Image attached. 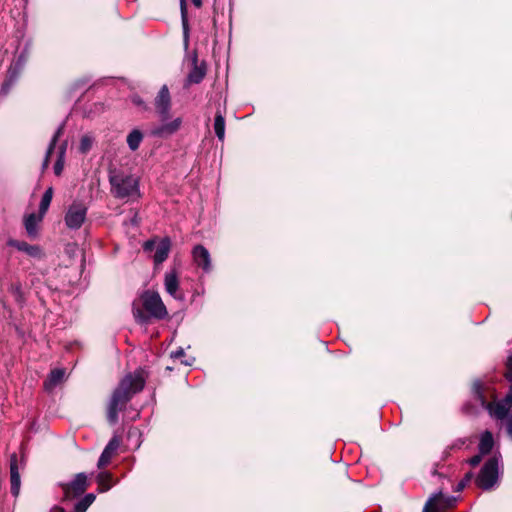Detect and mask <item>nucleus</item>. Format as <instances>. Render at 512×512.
I'll use <instances>...</instances> for the list:
<instances>
[{"instance_id": "nucleus-1", "label": "nucleus", "mask_w": 512, "mask_h": 512, "mask_svg": "<svg viewBox=\"0 0 512 512\" xmlns=\"http://www.w3.org/2000/svg\"><path fill=\"white\" fill-rule=\"evenodd\" d=\"M145 385L144 373L136 370L127 374L113 391L107 408V419L114 425L118 421V413L122 411L131 398L140 392Z\"/></svg>"}, {"instance_id": "nucleus-2", "label": "nucleus", "mask_w": 512, "mask_h": 512, "mask_svg": "<svg viewBox=\"0 0 512 512\" xmlns=\"http://www.w3.org/2000/svg\"><path fill=\"white\" fill-rule=\"evenodd\" d=\"M172 102L169 89L163 85L154 99V107L160 123L151 129V134L159 138H167L175 134L182 125V118L169 121Z\"/></svg>"}, {"instance_id": "nucleus-3", "label": "nucleus", "mask_w": 512, "mask_h": 512, "mask_svg": "<svg viewBox=\"0 0 512 512\" xmlns=\"http://www.w3.org/2000/svg\"><path fill=\"white\" fill-rule=\"evenodd\" d=\"M506 379L511 383L509 392L501 401L488 402L485 396L486 387L480 380L473 383V393L475 398L480 402L481 406L485 408L491 417L497 420H504L507 418L512 405V355L507 360Z\"/></svg>"}, {"instance_id": "nucleus-4", "label": "nucleus", "mask_w": 512, "mask_h": 512, "mask_svg": "<svg viewBox=\"0 0 512 512\" xmlns=\"http://www.w3.org/2000/svg\"><path fill=\"white\" fill-rule=\"evenodd\" d=\"M141 301L145 312L136 302L133 303L132 308L133 316L137 322L146 323L149 318L161 320L168 315L166 306L157 292L149 290L143 292Z\"/></svg>"}, {"instance_id": "nucleus-5", "label": "nucleus", "mask_w": 512, "mask_h": 512, "mask_svg": "<svg viewBox=\"0 0 512 512\" xmlns=\"http://www.w3.org/2000/svg\"><path fill=\"white\" fill-rule=\"evenodd\" d=\"M109 182L111 193L119 199L136 198L139 196V183L137 178L119 170H110Z\"/></svg>"}, {"instance_id": "nucleus-6", "label": "nucleus", "mask_w": 512, "mask_h": 512, "mask_svg": "<svg viewBox=\"0 0 512 512\" xmlns=\"http://www.w3.org/2000/svg\"><path fill=\"white\" fill-rule=\"evenodd\" d=\"M499 474V458L493 456L481 468L476 478V484L483 490H490L498 482Z\"/></svg>"}, {"instance_id": "nucleus-7", "label": "nucleus", "mask_w": 512, "mask_h": 512, "mask_svg": "<svg viewBox=\"0 0 512 512\" xmlns=\"http://www.w3.org/2000/svg\"><path fill=\"white\" fill-rule=\"evenodd\" d=\"M64 499L71 500L81 496L88 487V477L85 473H78L74 479L69 483L61 484Z\"/></svg>"}, {"instance_id": "nucleus-8", "label": "nucleus", "mask_w": 512, "mask_h": 512, "mask_svg": "<svg viewBox=\"0 0 512 512\" xmlns=\"http://www.w3.org/2000/svg\"><path fill=\"white\" fill-rule=\"evenodd\" d=\"M154 248H156V250L153 260L155 264L158 265L168 258L171 249V241L168 237H164L159 242H156V240H148L143 244L145 252H152Z\"/></svg>"}, {"instance_id": "nucleus-9", "label": "nucleus", "mask_w": 512, "mask_h": 512, "mask_svg": "<svg viewBox=\"0 0 512 512\" xmlns=\"http://www.w3.org/2000/svg\"><path fill=\"white\" fill-rule=\"evenodd\" d=\"M87 208L83 203L74 202L65 214V224L70 229H79L86 219Z\"/></svg>"}, {"instance_id": "nucleus-10", "label": "nucleus", "mask_w": 512, "mask_h": 512, "mask_svg": "<svg viewBox=\"0 0 512 512\" xmlns=\"http://www.w3.org/2000/svg\"><path fill=\"white\" fill-rule=\"evenodd\" d=\"M192 257L194 263L202 268L204 272H210L211 265V256L209 251L202 245H196L192 250Z\"/></svg>"}, {"instance_id": "nucleus-11", "label": "nucleus", "mask_w": 512, "mask_h": 512, "mask_svg": "<svg viewBox=\"0 0 512 512\" xmlns=\"http://www.w3.org/2000/svg\"><path fill=\"white\" fill-rule=\"evenodd\" d=\"M10 482H11V493L17 497L20 493V475L18 467V458L16 453L10 456Z\"/></svg>"}, {"instance_id": "nucleus-12", "label": "nucleus", "mask_w": 512, "mask_h": 512, "mask_svg": "<svg viewBox=\"0 0 512 512\" xmlns=\"http://www.w3.org/2000/svg\"><path fill=\"white\" fill-rule=\"evenodd\" d=\"M164 287L166 292L175 299H182V295L178 294L179 290V277L176 270H171L165 273Z\"/></svg>"}, {"instance_id": "nucleus-13", "label": "nucleus", "mask_w": 512, "mask_h": 512, "mask_svg": "<svg viewBox=\"0 0 512 512\" xmlns=\"http://www.w3.org/2000/svg\"><path fill=\"white\" fill-rule=\"evenodd\" d=\"M430 498H434L432 507L434 512H445L452 508L457 501L456 497L443 495L442 492L435 493Z\"/></svg>"}, {"instance_id": "nucleus-14", "label": "nucleus", "mask_w": 512, "mask_h": 512, "mask_svg": "<svg viewBox=\"0 0 512 512\" xmlns=\"http://www.w3.org/2000/svg\"><path fill=\"white\" fill-rule=\"evenodd\" d=\"M118 447H119V441L116 437H113L108 442V444L106 445V447L104 448L103 452L101 453V455L99 457V460L97 463L98 468H103L110 463V461H111L112 457L114 456Z\"/></svg>"}, {"instance_id": "nucleus-15", "label": "nucleus", "mask_w": 512, "mask_h": 512, "mask_svg": "<svg viewBox=\"0 0 512 512\" xmlns=\"http://www.w3.org/2000/svg\"><path fill=\"white\" fill-rule=\"evenodd\" d=\"M65 376V369L57 368L52 370L44 382L45 390L52 391L56 386L64 382Z\"/></svg>"}, {"instance_id": "nucleus-16", "label": "nucleus", "mask_w": 512, "mask_h": 512, "mask_svg": "<svg viewBox=\"0 0 512 512\" xmlns=\"http://www.w3.org/2000/svg\"><path fill=\"white\" fill-rule=\"evenodd\" d=\"M10 246L17 248L19 251H23L32 257H39L41 255V249L36 245H30L24 241L10 240L8 242Z\"/></svg>"}, {"instance_id": "nucleus-17", "label": "nucleus", "mask_w": 512, "mask_h": 512, "mask_svg": "<svg viewBox=\"0 0 512 512\" xmlns=\"http://www.w3.org/2000/svg\"><path fill=\"white\" fill-rule=\"evenodd\" d=\"M43 216L39 213V215H36L34 213L28 215L25 218V229L29 236H36L37 234V225L42 220Z\"/></svg>"}, {"instance_id": "nucleus-18", "label": "nucleus", "mask_w": 512, "mask_h": 512, "mask_svg": "<svg viewBox=\"0 0 512 512\" xmlns=\"http://www.w3.org/2000/svg\"><path fill=\"white\" fill-rule=\"evenodd\" d=\"M144 138L143 133L139 129H133L128 135H127V145L131 151H136L140 144L142 143Z\"/></svg>"}, {"instance_id": "nucleus-19", "label": "nucleus", "mask_w": 512, "mask_h": 512, "mask_svg": "<svg viewBox=\"0 0 512 512\" xmlns=\"http://www.w3.org/2000/svg\"><path fill=\"white\" fill-rule=\"evenodd\" d=\"M494 445L493 435L490 431H485L482 433L480 442H479V451L480 454H488L492 450Z\"/></svg>"}, {"instance_id": "nucleus-20", "label": "nucleus", "mask_w": 512, "mask_h": 512, "mask_svg": "<svg viewBox=\"0 0 512 512\" xmlns=\"http://www.w3.org/2000/svg\"><path fill=\"white\" fill-rule=\"evenodd\" d=\"M99 492H106L113 486L112 475L109 472H101L97 475Z\"/></svg>"}, {"instance_id": "nucleus-21", "label": "nucleus", "mask_w": 512, "mask_h": 512, "mask_svg": "<svg viewBox=\"0 0 512 512\" xmlns=\"http://www.w3.org/2000/svg\"><path fill=\"white\" fill-rule=\"evenodd\" d=\"M214 131L219 141L225 138V119L220 112H217L214 119Z\"/></svg>"}, {"instance_id": "nucleus-22", "label": "nucleus", "mask_w": 512, "mask_h": 512, "mask_svg": "<svg viewBox=\"0 0 512 512\" xmlns=\"http://www.w3.org/2000/svg\"><path fill=\"white\" fill-rule=\"evenodd\" d=\"M63 134V125L59 126L58 129L56 130L51 142H50V145L48 147V150L46 152V156H45V159L43 161V165H42V168L43 169H46L49 165V158H50V155L55 147V144L57 142V140L59 139V137Z\"/></svg>"}, {"instance_id": "nucleus-23", "label": "nucleus", "mask_w": 512, "mask_h": 512, "mask_svg": "<svg viewBox=\"0 0 512 512\" xmlns=\"http://www.w3.org/2000/svg\"><path fill=\"white\" fill-rule=\"evenodd\" d=\"M52 197H53V188L49 187L44 192L41 202H40V205H39V213L41 214V216H44L45 213L47 212V210L50 206V203L52 201Z\"/></svg>"}, {"instance_id": "nucleus-24", "label": "nucleus", "mask_w": 512, "mask_h": 512, "mask_svg": "<svg viewBox=\"0 0 512 512\" xmlns=\"http://www.w3.org/2000/svg\"><path fill=\"white\" fill-rule=\"evenodd\" d=\"M65 151H66V143H63L59 147L58 159L54 165V172L57 176H59L62 173L63 168H64Z\"/></svg>"}, {"instance_id": "nucleus-25", "label": "nucleus", "mask_w": 512, "mask_h": 512, "mask_svg": "<svg viewBox=\"0 0 512 512\" xmlns=\"http://www.w3.org/2000/svg\"><path fill=\"white\" fill-rule=\"evenodd\" d=\"M204 76L205 71L198 66H194V68L188 74V82L198 84L203 80Z\"/></svg>"}, {"instance_id": "nucleus-26", "label": "nucleus", "mask_w": 512, "mask_h": 512, "mask_svg": "<svg viewBox=\"0 0 512 512\" xmlns=\"http://www.w3.org/2000/svg\"><path fill=\"white\" fill-rule=\"evenodd\" d=\"M93 143H94V139L92 136H90V135L82 136V138L80 140V144H79V151L82 154L88 153L91 150Z\"/></svg>"}, {"instance_id": "nucleus-27", "label": "nucleus", "mask_w": 512, "mask_h": 512, "mask_svg": "<svg viewBox=\"0 0 512 512\" xmlns=\"http://www.w3.org/2000/svg\"><path fill=\"white\" fill-rule=\"evenodd\" d=\"M181 19L184 33L188 32L187 3L186 0H180Z\"/></svg>"}, {"instance_id": "nucleus-28", "label": "nucleus", "mask_w": 512, "mask_h": 512, "mask_svg": "<svg viewBox=\"0 0 512 512\" xmlns=\"http://www.w3.org/2000/svg\"><path fill=\"white\" fill-rule=\"evenodd\" d=\"M10 291L14 295L17 302L21 303L23 301L21 286L19 284H12Z\"/></svg>"}, {"instance_id": "nucleus-29", "label": "nucleus", "mask_w": 512, "mask_h": 512, "mask_svg": "<svg viewBox=\"0 0 512 512\" xmlns=\"http://www.w3.org/2000/svg\"><path fill=\"white\" fill-rule=\"evenodd\" d=\"M472 477H473L472 472L466 473L464 478L457 484L456 491L463 490L466 487V485L471 481Z\"/></svg>"}, {"instance_id": "nucleus-30", "label": "nucleus", "mask_w": 512, "mask_h": 512, "mask_svg": "<svg viewBox=\"0 0 512 512\" xmlns=\"http://www.w3.org/2000/svg\"><path fill=\"white\" fill-rule=\"evenodd\" d=\"M466 444V439L459 438L449 445L450 450H460Z\"/></svg>"}, {"instance_id": "nucleus-31", "label": "nucleus", "mask_w": 512, "mask_h": 512, "mask_svg": "<svg viewBox=\"0 0 512 512\" xmlns=\"http://www.w3.org/2000/svg\"><path fill=\"white\" fill-rule=\"evenodd\" d=\"M89 505L82 498L79 500L74 507L75 512H85L88 509Z\"/></svg>"}, {"instance_id": "nucleus-32", "label": "nucleus", "mask_w": 512, "mask_h": 512, "mask_svg": "<svg viewBox=\"0 0 512 512\" xmlns=\"http://www.w3.org/2000/svg\"><path fill=\"white\" fill-rule=\"evenodd\" d=\"M482 455L483 454H479V455H475L472 458H470L468 460L469 464L473 467L477 466L482 460Z\"/></svg>"}, {"instance_id": "nucleus-33", "label": "nucleus", "mask_w": 512, "mask_h": 512, "mask_svg": "<svg viewBox=\"0 0 512 512\" xmlns=\"http://www.w3.org/2000/svg\"><path fill=\"white\" fill-rule=\"evenodd\" d=\"M506 428L508 435L512 438V413L507 418Z\"/></svg>"}, {"instance_id": "nucleus-34", "label": "nucleus", "mask_w": 512, "mask_h": 512, "mask_svg": "<svg viewBox=\"0 0 512 512\" xmlns=\"http://www.w3.org/2000/svg\"><path fill=\"white\" fill-rule=\"evenodd\" d=\"M83 499L90 506L95 500V495L92 493H89V494H86Z\"/></svg>"}, {"instance_id": "nucleus-35", "label": "nucleus", "mask_w": 512, "mask_h": 512, "mask_svg": "<svg viewBox=\"0 0 512 512\" xmlns=\"http://www.w3.org/2000/svg\"><path fill=\"white\" fill-rule=\"evenodd\" d=\"M183 355H184V351H183V349H182V348H179V349H177L176 351H173V352L171 353V357H172V358H180V357H181V356H183Z\"/></svg>"}, {"instance_id": "nucleus-36", "label": "nucleus", "mask_w": 512, "mask_h": 512, "mask_svg": "<svg viewBox=\"0 0 512 512\" xmlns=\"http://www.w3.org/2000/svg\"><path fill=\"white\" fill-rule=\"evenodd\" d=\"M452 451H453V450H450V449H449V446H447V447L444 449V451H443V457H442V458H443V459L448 458V457L450 456V454H451V452H452Z\"/></svg>"}, {"instance_id": "nucleus-37", "label": "nucleus", "mask_w": 512, "mask_h": 512, "mask_svg": "<svg viewBox=\"0 0 512 512\" xmlns=\"http://www.w3.org/2000/svg\"><path fill=\"white\" fill-rule=\"evenodd\" d=\"M195 7L200 8L202 6V0H192Z\"/></svg>"}, {"instance_id": "nucleus-38", "label": "nucleus", "mask_w": 512, "mask_h": 512, "mask_svg": "<svg viewBox=\"0 0 512 512\" xmlns=\"http://www.w3.org/2000/svg\"><path fill=\"white\" fill-rule=\"evenodd\" d=\"M50 512H65V511L61 507H54V508L51 509Z\"/></svg>"}, {"instance_id": "nucleus-39", "label": "nucleus", "mask_w": 512, "mask_h": 512, "mask_svg": "<svg viewBox=\"0 0 512 512\" xmlns=\"http://www.w3.org/2000/svg\"><path fill=\"white\" fill-rule=\"evenodd\" d=\"M134 103H136L137 105H141L142 104V100L138 99V98H134L133 99Z\"/></svg>"}]
</instances>
